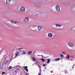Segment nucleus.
Segmentation results:
<instances>
[{
    "instance_id": "nucleus-31",
    "label": "nucleus",
    "mask_w": 75,
    "mask_h": 75,
    "mask_svg": "<svg viewBox=\"0 0 75 75\" xmlns=\"http://www.w3.org/2000/svg\"><path fill=\"white\" fill-rule=\"evenodd\" d=\"M1 65V63H0V66Z\"/></svg>"
},
{
    "instance_id": "nucleus-26",
    "label": "nucleus",
    "mask_w": 75,
    "mask_h": 75,
    "mask_svg": "<svg viewBox=\"0 0 75 75\" xmlns=\"http://www.w3.org/2000/svg\"><path fill=\"white\" fill-rule=\"evenodd\" d=\"M43 67H45V64H44L43 65Z\"/></svg>"
},
{
    "instance_id": "nucleus-8",
    "label": "nucleus",
    "mask_w": 75,
    "mask_h": 75,
    "mask_svg": "<svg viewBox=\"0 0 75 75\" xmlns=\"http://www.w3.org/2000/svg\"><path fill=\"white\" fill-rule=\"evenodd\" d=\"M38 30H39V31H40V30H41V29L42 28V27L40 26H38Z\"/></svg>"
},
{
    "instance_id": "nucleus-11",
    "label": "nucleus",
    "mask_w": 75,
    "mask_h": 75,
    "mask_svg": "<svg viewBox=\"0 0 75 75\" xmlns=\"http://www.w3.org/2000/svg\"><path fill=\"white\" fill-rule=\"evenodd\" d=\"M56 27H61V25L58 24H57L56 25Z\"/></svg>"
},
{
    "instance_id": "nucleus-19",
    "label": "nucleus",
    "mask_w": 75,
    "mask_h": 75,
    "mask_svg": "<svg viewBox=\"0 0 75 75\" xmlns=\"http://www.w3.org/2000/svg\"><path fill=\"white\" fill-rule=\"evenodd\" d=\"M19 54V52L17 53L16 54H15V57H17V56Z\"/></svg>"
},
{
    "instance_id": "nucleus-7",
    "label": "nucleus",
    "mask_w": 75,
    "mask_h": 75,
    "mask_svg": "<svg viewBox=\"0 0 75 75\" xmlns=\"http://www.w3.org/2000/svg\"><path fill=\"white\" fill-rule=\"evenodd\" d=\"M52 34L51 33H49L48 34V36L49 37H52Z\"/></svg>"
},
{
    "instance_id": "nucleus-4",
    "label": "nucleus",
    "mask_w": 75,
    "mask_h": 75,
    "mask_svg": "<svg viewBox=\"0 0 75 75\" xmlns=\"http://www.w3.org/2000/svg\"><path fill=\"white\" fill-rule=\"evenodd\" d=\"M24 69H25L26 72H28V67L27 66L24 67Z\"/></svg>"
},
{
    "instance_id": "nucleus-15",
    "label": "nucleus",
    "mask_w": 75,
    "mask_h": 75,
    "mask_svg": "<svg viewBox=\"0 0 75 75\" xmlns=\"http://www.w3.org/2000/svg\"><path fill=\"white\" fill-rule=\"evenodd\" d=\"M32 59L33 61H34H34H36V59H35L34 58H32Z\"/></svg>"
},
{
    "instance_id": "nucleus-9",
    "label": "nucleus",
    "mask_w": 75,
    "mask_h": 75,
    "mask_svg": "<svg viewBox=\"0 0 75 75\" xmlns=\"http://www.w3.org/2000/svg\"><path fill=\"white\" fill-rule=\"evenodd\" d=\"M11 23H13V24H16L17 23V22L11 21Z\"/></svg>"
},
{
    "instance_id": "nucleus-12",
    "label": "nucleus",
    "mask_w": 75,
    "mask_h": 75,
    "mask_svg": "<svg viewBox=\"0 0 75 75\" xmlns=\"http://www.w3.org/2000/svg\"><path fill=\"white\" fill-rule=\"evenodd\" d=\"M28 53V55H30V54H31L32 53V52L31 51H29Z\"/></svg>"
},
{
    "instance_id": "nucleus-25",
    "label": "nucleus",
    "mask_w": 75,
    "mask_h": 75,
    "mask_svg": "<svg viewBox=\"0 0 75 75\" xmlns=\"http://www.w3.org/2000/svg\"><path fill=\"white\" fill-rule=\"evenodd\" d=\"M7 62H8V60H7V62H6L5 63V64H6Z\"/></svg>"
},
{
    "instance_id": "nucleus-20",
    "label": "nucleus",
    "mask_w": 75,
    "mask_h": 75,
    "mask_svg": "<svg viewBox=\"0 0 75 75\" xmlns=\"http://www.w3.org/2000/svg\"><path fill=\"white\" fill-rule=\"evenodd\" d=\"M60 56H61V57H64V56H63V55L62 54H60Z\"/></svg>"
},
{
    "instance_id": "nucleus-28",
    "label": "nucleus",
    "mask_w": 75,
    "mask_h": 75,
    "mask_svg": "<svg viewBox=\"0 0 75 75\" xmlns=\"http://www.w3.org/2000/svg\"><path fill=\"white\" fill-rule=\"evenodd\" d=\"M38 75H41V74H40V73H39L38 74Z\"/></svg>"
},
{
    "instance_id": "nucleus-5",
    "label": "nucleus",
    "mask_w": 75,
    "mask_h": 75,
    "mask_svg": "<svg viewBox=\"0 0 75 75\" xmlns=\"http://www.w3.org/2000/svg\"><path fill=\"white\" fill-rule=\"evenodd\" d=\"M68 45L69 47H73V44L72 43L69 42L68 43Z\"/></svg>"
},
{
    "instance_id": "nucleus-29",
    "label": "nucleus",
    "mask_w": 75,
    "mask_h": 75,
    "mask_svg": "<svg viewBox=\"0 0 75 75\" xmlns=\"http://www.w3.org/2000/svg\"><path fill=\"white\" fill-rule=\"evenodd\" d=\"M15 72H17V71H15Z\"/></svg>"
},
{
    "instance_id": "nucleus-27",
    "label": "nucleus",
    "mask_w": 75,
    "mask_h": 75,
    "mask_svg": "<svg viewBox=\"0 0 75 75\" xmlns=\"http://www.w3.org/2000/svg\"><path fill=\"white\" fill-rule=\"evenodd\" d=\"M38 66L39 67V68H40V65H38Z\"/></svg>"
},
{
    "instance_id": "nucleus-1",
    "label": "nucleus",
    "mask_w": 75,
    "mask_h": 75,
    "mask_svg": "<svg viewBox=\"0 0 75 75\" xmlns=\"http://www.w3.org/2000/svg\"><path fill=\"white\" fill-rule=\"evenodd\" d=\"M23 20L24 21V22L25 23H28L29 21V19L27 18H26L24 19Z\"/></svg>"
},
{
    "instance_id": "nucleus-17",
    "label": "nucleus",
    "mask_w": 75,
    "mask_h": 75,
    "mask_svg": "<svg viewBox=\"0 0 75 75\" xmlns=\"http://www.w3.org/2000/svg\"><path fill=\"white\" fill-rule=\"evenodd\" d=\"M50 59H48L47 61V63L49 64V63H50Z\"/></svg>"
},
{
    "instance_id": "nucleus-21",
    "label": "nucleus",
    "mask_w": 75,
    "mask_h": 75,
    "mask_svg": "<svg viewBox=\"0 0 75 75\" xmlns=\"http://www.w3.org/2000/svg\"><path fill=\"white\" fill-rule=\"evenodd\" d=\"M23 49V48H19L18 49V50H19V51H20V50H22Z\"/></svg>"
},
{
    "instance_id": "nucleus-24",
    "label": "nucleus",
    "mask_w": 75,
    "mask_h": 75,
    "mask_svg": "<svg viewBox=\"0 0 75 75\" xmlns=\"http://www.w3.org/2000/svg\"><path fill=\"white\" fill-rule=\"evenodd\" d=\"M16 70H17V71H18L20 70V69L18 68L16 69Z\"/></svg>"
},
{
    "instance_id": "nucleus-30",
    "label": "nucleus",
    "mask_w": 75,
    "mask_h": 75,
    "mask_svg": "<svg viewBox=\"0 0 75 75\" xmlns=\"http://www.w3.org/2000/svg\"><path fill=\"white\" fill-rule=\"evenodd\" d=\"M41 57H43V56L42 55H41Z\"/></svg>"
},
{
    "instance_id": "nucleus-16",
    "label": "nucleus",
    "mask_w": 75,
    "mask_h": 75,
    "mask_svg": "<svg viewBox=\"0 0 75 75\" xmlns=\"http://www.w3.org/2000/svg\"><path fill=\"white\" fill-rule=\"evenodd\" d=\"M41 59L42 61V62H45V59Z\"/></svg>"
},
{
    "instance_id": "nucleus-22",
    "label": "nucleus",
    "mask_w": 75,
    "mask_h": 75,
    "mask_svg": "<svg viewBox=\"0 0 75 75\" xmlns=\"http://www.w3.org/2000/svg\"><path fill=\"white\" fill-rule=\"evenodd\" d=\"M5 73L4 72H3L2 73V75H4V74H5Z\"/></svg>"
},
{
    "instance_id": "nucleus-13",
    "label": "nucleus",
    "mask_w": 75,
    "mask_h": 75,
    "mask_svg": "<svg viewBox=\"0 0 75 75\" xmlns=\"http://www.w3.org/2000/svg\"><path fill=\"white\" fill-rule=\"evenodd\" d=\"M22 55H25L26 54V52H23L22 53Z\"/></svg>"
},
{
    "instance_id": "nucleus-14",
    "label": "nucleus",
    "mask_w": 75,
    "mask_h": 75,
    "mask_svg": "<svg viewBox=\"0 0 75 75\" xmlns=\"http://www.w3.org/2000/svg\"><path fill=\"white\" fill-rule=\"evenodd\" d=\"M59 60H60V58H58L55 60V61H59Z\"/></svg>"
},
{
    "instance_id": "nucleus-6",
    "label": "nucleus",
    "mask_w": 75,
    "mask_h": 75,
    "mask_svg": "<svg viewBox=\"0 0 75 75\" xmlns=\"http://www.w3.org/2000/svg\"><path fill=\"white\" fill-rule=\"evenodd\" d=\"M66 57L67 58L68 60H69V58L70 57V55H69L68 54H67L66 55Z\"/></svg>"
},
{
    "instance_id": "nucleus-10",
    "label": "nucleus",
    "mask_w": 75,
    "mask_h": 75,
    "mask_svg": "<svg viewBox=\"0 0 75 75\" xmlns=\"http://www.w3.org/2000/svg\"><path fill=\"white\" fill-rule=\"evenodd\" d=\"M10 1H11V0H6V3L7 4H9V3H10Z\"/></svg>"
},
{
    "instance_id": "nucleus-18",
    "label": "nucleus",
    "mask_w": 75,
    "mask_h": 75,
    "mask_svg": "<svg viewBox=\"0 0 75 75\" xmlns=\"http://www.w3.org/2000/svg\"><path fill=\"white\" fill-rule=\"evenodd\" d=\"M9 69H12V67H11V66H10L9 67Z\"/></svg>"
},
{
    "instance_id": "nucleus-3",
    "label": "nucleus",
    "mask_w": 75,
    "mask_h": 75,
    "mask_svg": "<svg viewBox=\"0 0 75 75\" xmlns=\"http://www.w3.org/2000/svg\"><path fill=\"white\" fill-rule=\"evenodd\" d=\"M56 9L57 11H59L60 10V9L59 8V6H57L56 7Z\"/></svg>"
},
{
    "instance_id": "nucleus-2",
    "label": "nucleus",
    "mask_w": 75,
    "mask_h": 75,
    "mask_svg": "<svg viewBox=\"0 0 75 75\" xmlns=\"http://www.w3.org/2000/svg\"><path fill=\"white\" fill-rule=\"evenodd\" d=\"M21 11V12H24L25 11V8L24 7H22L20 9Z\"/></svg>"
},
{
    "instance_id": "nucleus-23",
    "label": "nucleus",
    "mask_w": 75,
    "mask_h": 75,
    "mask_svg": "<svg viewBox=\"0 0 75 75\" xmlns=\"http://www.w3.org/2000/svg\"><path fill=\"white\" fill-rule=\"evenodd\" d=\"M62 54H65V53L64 52H62Z\"/></svg>"
}]
</instances>
